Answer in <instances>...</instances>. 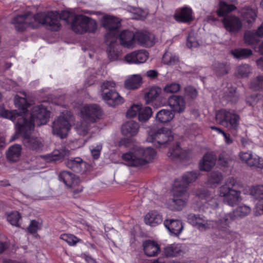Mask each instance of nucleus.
Listing matches in <instances>:
<instances>
[{
  "label": "nucleus",
  "mask_w": 263,
  "mask_h": 263,
  "mask_svg": "<svg viewBox=\"0 0 263 263\" xmlns=\"http://www.w3.org/2000/svg\"><path fill=\"white\" fill-rule=\"evenodd\" d=\"M182 151L178 145L176 146L175 148H170L168 152L167 155L172 159L176 158H182Z\"/></svg>",
  "instance_id": "obj_53"
},
{
  "label": "nucleus",
  "mask_w": 263,
  "mask_h": 263,
  "mask_svg": "<svg viewBox=\"0 0 263 263\" xmlns=\"http://www.w3.org/2000/svg\"><path fill=\"white\" fill-rule=\"evenodd\" d=\"M161 92V89L160 87L155 86L151 87L144 95V100L146 103L149 104L156 100Z\"/></svg>",
  "instance_id": "obj_37"
},
{
  "label": "nucleus",
  "mask_w": 263,
  "mask_h": 263,
  "mask_svg": "<svg viewBox=\"0 0 263 263\" xmlns=\"http://www.w3.org/2000/svg\"><path fill=\"white\" fill-rule=\"evenodd\" d=\"M59 13L50 11L47 13L39 12L32 15L29 12L14 17L12 23L18 31H23L30 27L33 29L39 28L41 25L51 31H57L61 28Z\"/></svg>",
  "instance_id": "obj_1"
},
{
  "label": "nucleus",
  "mask_w": 263,
  "mask_h": 263,
  "mask_svg": "<svg viewBox=\"0 0 263 263\" xmlns=\"http://www.w3.org/2000/svg\"><path fill=\"white\" fill-rule=\"evenodd\" d=\"M175 20L179 22H188L192 20V10L187 6L183 7L176 10L174 15Z\"/></svg>",
  "instance_id": "obj_19"
},
{
  "label": "nucleus",
  "mask_w": 263,
  "mask_h": 263,
  "mask_svg": "<svg viewBox=\"0 0 263 263\" xmlns=\"http://www.w3.org/2000/svg\"><path fill=\"white\" fill-rule=\"evenodd\" d=\"M135 51L127 54L124 57V60L128 64H137Z\"/></svg>",
  "instance_id": "obj_61"
},
{
  "label": "nucleus",
  "mask_w": 263,
  "mask_h": 263,
  "mask_svg": "<svg viewBox=\"0 0 263 263\" xmlns=\"http://www.w3.org/2000/svg\"><path fill=\"white\" fill-rule=\"evenodd\" d=\"M251 194L254 196L263 195V185H259L253 186L250 189Z\"/></svg>",
  "instance_id": "obj_60"
},
{
  "label": "nucleus",
  "mask_w": 263,
  "mask_h": 263,
  "mask_svg": "<svg viewBox=\"0 0 263 263\" xmlns=\"http://www.w3.org/2000/svg\"><path fill=\"white\" fill-rule=\"evenodd\" d=\"M21 218L20 214L17 211H14L8 214L7 219L11 225L19 227V220Z\"/></svg>",
  "instance_id": "obj_47"
},
{
  "label": "nucleus",
  "mask_w": 263,
  "mask_h": 263,
  "mask_svg": "<svg viewBox=\"0 0 263 263\" xmlns=\"http://www.w3.org/2000/svg\"><path fill=\"white\" fill-rule=\"evenodd\" d=\"M86 26L85 27V29L86 30V32L88 33H94L96 32L97 29V22L89 17L86 16Z\"/></svg>",
  "instance_id": "obj_49"
},
{
  "label": "nucleus",
  "mask_w": 263,
  "mask_h": 263,
  "mask_svg": "<svg viewBox=\"0 0 263 263\" xmlns=\"http://www.w3.org/2000/svg\"><path fill=\"white\" fill-rule=\"evenodd\" d=\"M214 71L219 76L223 75L228 73L229 68L224 63L215 62L213 65Z\"/></svg>",
  "instance_id": "obj_50"
},
{
  "label": "nucleus",
  "mask_w": 263,
  "mask_h": 263,
  "mask_svg": "<svg viewBox=\"0 0 263 263\" xmlns=\"http://www.w3.org/2000/svg\"><path fill=\"white\" fill-rule=\"evenodd\" d=\"M102 116V111L99 106L96 104H87L83 106L80 110V116L90 123L99 120Z\"/></svg>",
  "instance_id": "obj_13"
},
{
  "label": "nucleus",
  "mask_w": 263,
  "mask_h": 263,
  "mask_svg": "<svg viewBox=\"0 0 263 263\" xmlns=\"http://www.w3.org/2000/svg\"><path fill=\"white\" fill-rule=\"evenodd\" d=\"M156 156L157 152L154 148L137 145L123 154L122 158L127 165L142 168L153 162Z\"/></svg>",
  "instance_id": "obj_3"
},
{
  "label": "nucleus",
  "mask_w": 263,
  "mask_h": 263,
  "mask_svg": "<svg viewBox=\"0 0 263 263\" xmlns=\"http://www.w3.org/2000/svg\"><path fill=\"white\" fill-rule=\"evenodd\" d=\"M141 103L132 105L126 112V117L127 118H134L138 116L140 109H141Z\"/></svg>",
  "instance_id": "obj_46"
},
{
  "label": "nucleus",
  "mask_w": 263,
  "mask_h": 263,
  "mask_svg": "<svg viewBox=\"0 0 263 263\" xmlns=\"http://www.w3.org/2000/svg\"><path fill=\"white\" fill-rule=\"evenodd\" d=\"M245 42L249 45H253L257 43V40L255 35L253 32H246L244 36Z\"/></svg>",
  "instance_id": "obj_56"
},
{
  "label": "nucleus",
  "mask_w": 263,
  "mask_h": 263,
  "mask_svg": "<svg viewBox=\"0 0 263 263\" xmlns=\"http://www.w3.org/2000/svg\"><path fill=\"white\" fill-rule=\"evenodd\" d=\"M162 63L169 66H174L178 64V57L174 52L167 51L162 58Z\"/></svg>",
  "instance_id": "obj_36"
},
{
  "label": "nucleus",
  "mask_w": 263,
  "mask_h": 263,
  "mask_svg": "<svg viewBox=\"0 0 263 263\" xmlns=\"http://www.w3.org/2000/svg\"><path fill=\"white\" fill-rule=\"evenodd\" d=\"M66 117L64 114L59 116L53 123V134L61 139L66 137Z\"/></svg>",
  "instance_id": "obj_15"
},
{
  "label": "nucleus",
  "mask_w": 263,
  "mask_h": 263,
  "mask_svg": "<svg viewBox=\"0 0 263 263\" xmlns=\"http://www.w3.org/2000/svg\"><path fill=\"white\" fill-rule=\"evenodd\" d=\"M102 24L103 27L107 30L105 40L109 41L111 39V42L117 41L119 29L121 26L120 20L114 16L107 15L103 16Z\"/></svg>",
  "instance_id": "obj_12"
},
{
  "label": "nucleus",
  "mask_w": 263,
  "mask_h": 263,
  "mask_svg": "<svg viewBox=\"0 0 263 263\" xmlns=\"http://www.w3.org/2000/svg\"><path fill=\"white\" fill-rule=\"evenodd\" d=\"M132 13H133V18L134 19L144 18L147 13L146 11L139 8L133 9Z\"/></svg>",
  "instance_id": "obj_55"
},
{
  "label": "nucleus",
  "mask_w": 263,
  "mask_h": 263,
  "mask_svg": "<svg viewBox=\"0 0 263 263\" xmlns=\"http://www.w3.org/2000/svg\"><path fill=\"white\" fill-rule=\"evenodd\" d=\"M15 134L12 137L11 141L15 140L19 135H21L23 138V143L26 147L34 151L42 149L43 146L42 140L37 137L29 136V134L33 130H29L27 128L22 126V130L17 132V124H15Z\"/></svg>",
  "instance_id": "obj_10"
},
{
  "label": "nucleus",
  "mask_w": 263,
  "mask_h": 263,
  "mask_svg": "<svg viewBox=\"0 0 263 263\" xmlns=\"http://www.w3.org/2000/svg\"><path fill=\"white\" fill-rule=\"evenodd\" d=\"M216 122L229 129L237 130L240 125V117L233 111L221 109L216 113Z\"/></svg>",
  "instance_id": "obj_9"
},
{
  "label": "nucleus",
  "mask_w": 263,
  "mask_h": 263,
  "mask_svg": "<svg viewBox=\"0 0 263 263\" xmlns=\"http://www.w3.org/2000/svg\"><path fill=\"white\" fill-rule=\"evenodd\" d=\"M235 0H221L219 2V8L217 11L218 16H223L227 13L234 10L236 7L232 4H228V2H231Z\"/></svg>",
  "instance_id": "obj_34"
},
{
  "label": "nucleus",
  "mask_w": 263,
  "mask_h": 263,
  "mask_svg": "<svg viewBox=\"0 0 263 263\" xmlns=\"http://www.w3.org/2000/svg\"><path fill=\"white\" fill-rule=\"evenodd\" d=\"M163 221L162 215L157 211L152 210L144 216V222L151 227H156Z\"/></svg>",
  "instance_id": "obj_20"
},
{
  "label": "nucleus",
  "mask_w": 263,
  "mask_h": 263,
  "mask_svg": "<svg viewBox=\"0 0 263 263\" xmlns=\"http://www.w3.org/2000/svg\"><path fill=\"white\" fill-rule=\"evenodd\" d=\"M239 186V184L235 179L229 178L224 184L218 188V196L222 198L225 203L234 206L242 199L240 192L238 190Z\"/></svg>",
  "instance_id": "obj_6"
},
{
  "label": "nucleus",
  "mask_w": 263,
  "mask_h": 263,
  "mask_svg": "<svg viewBox=\"0 0 263 263\" xmlns=\"http://www.w3.org/2000/svg\"><path fill=\"white\" fill-rule=\"evenodd\" d=\"M138 43L145 47H151L155 44L154 35L148 32H140L136 34Z\"/></svg>",
  "instance_id": "obj_24"
},
{
  "label": "nucleus",
  "mask_w": 263,
  "mask_h": 263,
  "mask_svg": "<svg viewBox=\"0 0 263 263\" xmlns=\"http://www.w3.org/2000/svg\"><path fill=\"white\" fill-rule=\"evenodd\" d=\"M180 89L179 84L176 83H172L166 84L163 88L164 92L167 93H176Z\"/></svg>",
  "instance_id": "obj_52"
},
{
  "label": "nucleus",
  "mask_w": 263,
  "mask_h": 263,
  "mask_svg": "<svg viewBox=\"0 0 263 263\" xmlns=\"http://www.w3.org/2000/svg\"><path fill=\"white\" fill-rule=\"evenodd\" d=\"M38 229V222L35 220H32L28 228V230L30 233H34L37 231Z\"/></svg>",
  "instance_id": "obj_62"
},
{
  "label": "nucleus",
  "mask_w": 263,
  "mask_h": 263,
  "mask_svg": "<svg viewBox=\"0 0 263 263\" xmlns=\"http://www.w3.org/2000/svg\"><path fill=\"white\" fill-rule=\"evenodd\" d=\"M216 160V158L213 154H205L199 163L200 169L204 171L210 170L215 165Z\"/></svg>",
  "instance_id": "obj_26"
},
{
  "label": "nucleus",
  "mask_w": 263,
  "mask_h": 263,
  "mask_svg": "<svg viewBox=\"0 0 263 263\" xmlns=\"http://www.w3.org/2000/svg\"><path fill=\"white\" fill-rule=\"evenodd\" d=\"M27 114L28 117H25L16 111L8 110H4L1 113L4 118L13 122L16 121L15 124H17V132L22 130V126L29 130H33L35 125L40 126L46 124L50 117V112L42 104L34 106L31 113Z\"/></svg>",
  "instance_id": "obj_2"
},
{
  "label": "nucleus",
  "mask_w": 263,
  "mask_h": 263,
  "mask_svg": "<svg viewBox=\"0 0 263 263\" xmlns=\"http://www.w3.org/2000/svg\"><path fill=\"white\" fill-rule=\"evenodd\" d=\"M22 147L18 144H15L9 147L7 152L6 155L8 160L11 162H16L21 154Z\"/></svg>",
  "instance_id": "obj_35"
},
{
  "label": "nucleus",
  "mask_w": 263,
  "mask_h": 263,
  "mask_svg": "<svg viewBox=\"0 0 263 263\" xmlns=\"http://www.w3.org/2000/svg\"><path fill=\"white\" fill-rule=\"evenodd\" d=\"M231 53L236 58L244 59L250 56L252 51L248 49H239L232 50Z\"/></svg>",
  "instance_id": "obj_44"
},
{
  "label": "nucleus",
  "mask_w": 263,
  "mask_h": 263,
  "mask_svg": "<svg viewBox=\"0 0 263 263\" xmlns=\"http://www.w3.org/2000/svg\"><path fill=\"white\" fill-rule=\"evenodd\" d=\"M231 161V160L228 157H224L223 154H221L219 158V163L222 166H227Z\"/></svg>",
  "instance_id": "obj_64"
},
{
  "label": "nucleus",
  "mask_w": 263,
  "mask_h": 263,
  "mask_svg": "<svg viewBox=\"0 0 263 263\" xmlns=\"http://www.w3.org/2000/svg\"><path fill=\"white\" fill-rule=\"evenodd\" d=\"M168 104L174 111L178 113L184 112L186 108V102L184 98L179 96H173L170 97Z\"/></svg>",
  "instance_id": "obj_17"
},
{
  "label": "nucleus",
  "mask_w": 263,
  "mask_h": 263,
  "mask_svg": "<svg viewBox=\"0 0 263 263\" xmlns=\"http://www.w3.org/2000/svg\"><path fill=\"white\" fill-rule=\"evenodd\" d=\"M65 152L63 149L53 151L51 154L43 156L44 159L48 162L61 161L65 157Z\"/></svg>",
  "instance_id": "obj_38"
},
{
  "label": "nucleus",
  "mask_w": 263,
  "mask_h": 263,
  "mask_svg": "<svg viewBox=\"0 0 263 263\" xmlns=\"http://www.w3.org/2000/svg\"><path fill=\"white\" fill-rule=\"evenodd\" d=\"M251 212V209L246 205H241L237 207L233 213L224 214L221 216L220 222L218 226V232L219 237L227 240H232L235 233L230 228L231 222L235 217H243Z\"/></svg>",
  "instance_id": "obj_4"
},
{
  "label": "nucleus",
  "mask_w": 263,
  "mask_h": 263,
  "mask_svg": "<svg viewBox=\"0 0 263 263\" xmlns=\"http://www.w3.org/2000/svg\"><path fill=\"white\" fill-rule=\"evenodd\" d=\"M137 64L143 63L147 60L149 54L145 50L135 51Z\"/></svg>",
  "instance_id": "obj_51"
},
{
  "label": "nucleus",
  "mask_w": 263,
  "mask_h": 263,
  "mask_svg": "<svg viewBox=\"0 0 263 263\" xmlns=\"http://www.w3.org/2000/svg\"><path fill=\"white\" fill-rule=\"evenodd\" d=\"M102 148V145L101 143H98L90 147L91 156L94 159H97L99 158Z\"/></svg>",
  "instance_id": "obj_54"
},
{
  "label": "nucleus",
  "mask_w": 263,
  "mask_h": 263,
  "mask_svg": "<svg viewBox=\"0 0 263 263\" xmlns=\"http://www.w3.org/2000/svg\"><path fill=\"white\" fill-rule=\"evenodd\" d=\"M186 45L189 48H193L197 47L199 44L196 38L191 34H190L187 38Z\"/></svg>",
  "instance_id": "obj_58"
},
{
  "label": "nucleus",
  "mask_w": 263,
  "mask_h": 263,
  "mask_svg": "<svg viewBox=\"0 0 263 263\" xmlns=\"http://www.w3.org/2000/svg\"><path fill=\"white\" fill-rule=\"evenodd\" d=\"M86 16L83 15H76L71 23L72 30L79 34L86 33V30L84 28L86 24Z\"/></svg>",
  "instance_id": "obj_22"
},
{
  "label": "nucleus",
  "mask_w": 263,
  "mask_h": 263,
  "mask_svg": "<svg viewBox=\"0 0 263 263\" xmlns=\"http://www.w3.org/2000/svg\"><path fill=\"white\" fill-rule=\"evenodd\" d=\"M139 128V125L137 122L130 120L122 125L121 132L122 134L126 136L134 137L138 133Z\"/></svg>",
  "instance_id": "obj_21"
},
{
  "label": "nucleus",
  "mask_w": 263,
  "mask_h": 263,
  "mask_svg": "<svg viewBox=\"0 0 263 263\" xmlns=\"http://www.w3.org/2000/svg\"><path fill=\"white\" fill-rule=\"evenodd\" d=\"M240 13L243 21L249 24L254 22L257 17V9L250 7L243 8Z\"/></svg>",
  "instance_id": "obj_31"
},
{
  "label": "nucleus",
  "mask_w": 263,
  "mask_h": 263,
  "mask_svg": "<svg viewBox=\"0 0 263 263\" xmlns=\"http://www.w3.org/2000/svg\"><path fill=\"white\" fill-rule=\"evenodd\" d=\"M143 247L145 254L148 256H154L160 251L159 245L153 241L147 240L144 242Z\"/></svg>",
  "instance_id": "obj_30"
},
{
  "label": "nucleus",
  "mask_w": 263,
  "mask_h": 263,
  "mask_svg": "<svg viewBox=\"0 0 263 263\" xmlns=\"http://www.w3.org/2000/svg\"><path fill=\"white\" fill-rule=\"evenodd\" d=\"M222 23L226 30L230 32H237L240 29L242 26L239 19L232 15L225 16L223 19Z\"/></svg>",
  "instance_id": "obj_18"
},
{
  "label": "nucleus",
  "mask_w": 263,
  "mask_h": 263,
  "mask_svg": "<svg viewBox=\"0 0 263 263\" xmlns=\"http://www.w3.org/2000/svg\"><path fill=\"white\" fill-rule=\"evenodd\" d=\"M146 132V141L160 149L167 148L174 139L172 129L165 127L158 129L155 127H149Z\"/></svg>",
  "instance_id": "obj_5"
},
{
  "label": "nucleus",
  "mask_w": 263,
  "mask_h": 263,
  "mask_svg": "<svg viewBox=\"0 0 263 263\" xmlns=\"http://www.w3.org/2000/svg\"><path fill=\"white\" fill-rule=\"evenodd\" d=\"M182 253V246L180 244H173L164 249L165 255L168 257H175Z\"/></svg>",
  "instance_id": "obj_39"
},
{
  "label": "nucleus",
  "mask_w": 263,
  "mask_h": 263,
  "mask_svg": "<svg viewBox=\"0 0 263 263\" xmlns=\"http://www.w3.org/2000/svg\"><path fill=\"white\" fill-rule=\"evenodd\" d=\"M251 71L250 66L247 64L241 65L237 67L235 74L238 78H245L249 76Z\"/></svg>",
  "instance_id": "obj_45"
},
{
  "label": "nucleus",
  "mask_w": 263,
  "mask_h": 263,
  "mask_svg": "<svg viewBox=\"0 0 263 263\" xmlns=\"http://www.w3.org/2000/svg\"><path fill=\"white\" fill-rule=\"evenodd\" d=\"M251 88L255 90H263V76H258L253 79L250 84Z\"/></svg>",
  "instance_id": "obj_48"
},
{
  "label": "nucleus",
  "mask_w": 263,
  "mask_h": 263,
  "mask_svg": "<svg viewBox=\"0 0 263 263\" xmlns=\"http://www.w3.org/2000/svg\"><path fill=\"white\" fill-rule=\"evenodd\" d=\"M164 224L169 231L175 235H179L183 229L182 222L178 220H166Z\"/></svg>",
  "instance_id": "obj_28"
},
{
  "label": "nucleus",
  "mask_w": 263,
  "mask_h": 263,
  "mask_svg": "<svg viewBox=\"0 0 263 263\" xmlns=\"http://www.w3.org/2000/svg\"><path fill=\"white\" fill-rule=\"evenodd\" d=\"M174 117V114L172 110L163 109L156 114L155 119L157 122L164 124L170 122Z\"/></svg>",
  "instance_id": "obj_27"
},
{
  "label": "nucleus",
  "mask_w": 263,
  "mask_h": 263,
  "mask_svg": "<svg viewBox=\"0 0 263 263\" xmlns=\"http://www.w3.org/2000/svg\"><path fill=\"white\" fill-rule=\"evenodd\" d=\"M90 123L83 119L82 121L78 122L76 126L78 134L83 136L86 135L89 130Z\"/></svg>",
  "instance_id": "obj_43"
},
{
  "label": "nucleus",
  "mask_w": 263,
  "mask_h": 263,
  "mask_svg": "<svg viewBox=\"0 0 263 263\" xmlns=\"http://www.w3.org/2000/svg\"><path fill=\"white\" fill-rule=\"evenodd\" d=\"M185 94L187 97L194 99L197 96V91L194 87L188 86L185 88Z\"/></svg>",
  "instance_id": "obj_59"
},
{
  "label": "nucleus",
  "mask_w": 263,
  "mask_h": 263,
  "mask_svg": "<svg viewBox=\"0 0 263 263\" xmlns=\"http://www.w3.org/2000/svg\"><path fill=\"white\" fill-rule=\"evenodd\" d=\"M80 180L78 176L72 173H67V188L73 189V192H80L81 189H75L80 183Z\"/></svg>",
  "instance_id": "obj_40"
},
{
  "label": "nucleus",
  "mask_w": 263,
  "mask_h": 263,
  "mask_svg": "<svg viewBox=\"0 0 263 263\" xmlns=\"http://www.w3.org/2000/svg\"><path fill=\"white\" fill-rule=\"evenodd\" d=\"M24 96L26 97L25 94H24ZM14 103L15 106L18 108V110H13L12 111H16L18 114L23 115L25 117H28V115L27 112L29 104L26 98L16 95L14 98Z\"/></svg>",
  "instance_id": "obj_25"
},
{
  "label": "nucleus",
  "mask_w": 263,
  "mask_h": 263,
  "mask_svg": "<svg viewBox=\"0 0 263 263\" xmlns=\"http://www.w3.org/2000/svg\"><path fill=\"white\" fill-rule=\"evenodd\" d=\"M222 175L218 172H213L210 174L209 182L211 184L218 183L222 180Z\"/></svg>",
  "instance_id": "obj_57"
},
{
  "label": "nucleus",
  "mask_w": 263,
  "mask_h": 263,
  "mask_svg": "<svg viewBox=\"0 0 263 263\" xmlns=\"http://www.w3.org/2000/svg\"><path fill=\"white\" fill-rule=\"evenodd\" d=\"M67 166L77 173H84L89 165H87L85 162L79 157L68 159Z\"/></svg>",
  "instance_id": "obj_23"
},
{
  "label": "nucleus",
  "mask_w": 263,
  "mask_h": 263,
  "mask_svg": "<svg viewBox=\"0 0 263 263\" xmlns=\"http://www.w3.org/2000/svg\"><path fill=\"white\" fill-rule=\"evenodd\" d=\"M106 42L108 44L107 53L110 60L116 61L118 60L121 57L122 53L116 47V41L111 42V39H110L109 41L106 40Z\"/></svg>",
  "instance_id": "obj_32"
},
{
  "label": "nucleus",
  "mask_w": 263,
  "mask_h": 263,
  "mask_svg": "<svg viewBox=\"0 0 263 263\" xmlns=\"http://www.w3.org/2000/svg\"><path fill=\"white\" fill-rule=\"evenodd\" d=\"M187 222L196 227L200 231H205L208 229H217L220 222L218 220H208L204 216L199 214L191 213L187 216Z\"/></svg>",
  "instance_id": "obj_11"
},
{
  "label": "nucleus",
  "mask_w": 263,
  "mask_h": 263,
  "mask_svg": "<svg viewBox=\"0 0 263 263\" xmlns=\"http://www.w3.org/2000/svg\"><path fill=\"white\" fill-rule=\"evenodd\" d=\"M142 83V77L140 74L129 76L124 82L125 87L128 89H138Z\"/></svg>",
  "instance_id": "obj_29"
},
{
  "label": "nucleus",
  "mask_w": 263,
  "mask_h": 263,
  "mask_svg": "<svg viewBox=\"0 0 263 263\" xmlns=\"http://www.w3.org/2000/svg\"><path fill=\"white\" fill-rule=\"evenodd\" d=\"M152 115V110L151 107L146 106L143 107L141 105V109L139 111L138 117V120L141 122H144L147 121Z\"/></svg>",
  "instance_id": "obj_42"
},
{
  "label": "nucleus",
  "mask_w": 263,
  "mask_h": 263,
  "mask_svg": "<svg viewBox=\"0 0 263 263\" xmlns=\"http://www.w3.org/2000/svg\"><path fill=\"white\" fill-rule=\"evenodd\" d=\"M121 44L127 48H133L136 46V34L128 30H124L119 35Z\"/></svg>",
  "instance_id": "obj_16"
},
{
  "label": "nucleus",
  "mask_w": 263,
  "mask_h": 263,
  "mask_svg": "<svg viewBox=\"0 0 263 263\" xmlns=\"http://www.w3.org/2000/svg\"><path fill=\"white\" fill-rule=\"evenodd\" d=\"M116 83L111 80L105 81L100 85V93L102 100L109 106L115 107L124 102V98L113 89Z\"/></svg>",
  "instance_id": "obj_7"
},
{
  "label": "nucleus",
  "mask_w": 263,
  "mask_h": 263,
  "mask_svg": "<svg viewBox=\"0 0 263 263\" xmlns=\"http://www.w3.org/2000/svg\"><path fill=\"white\" fill-rule=\"evenodd\" d=\"M197 178V175L196 173L193 172H187L183 175L181 179L176 180L175 182H179L180 183V189L183 188L186 191L187 185L195 181Z\"/></svg>",
  "instance_id": "obj_33"
},
{
  "label": "nucleus",
  "mask_w": 263,
  "mask_h": 263,
  "mask_svg": "<svg viewBox=\"0 0 263 263\" xmlns=\"http://www.w3.org/2000/svg\"><path fill=\"white\" fill-rule=\"evenodd\" d=\"M80 240L73 235H67V243L70 246H73L78 242Z\"/></svg>",
  "instance_id": "obj_63"
},
{
  "label": "nucleus",
  "mask_w": 263,
  "mask_h": 263,
  "mask_svg": "<svg viewBox=\"0 0 263 263\" xmlns=\"http://www.w3.org/2000/svg\"><path fill=\"white\" fill-rule=\"evenodd\" d=\"M263 97L260 95H253L247 97L246 102L253 107H261L262 105Z\"/></svg>",
  "instance_id": "obj_41"
},
{
  "label": "nucleus",
  "mask_w": 263,
  "mask_h": 263,
  "mask_svg": "<svg viewBox=\"0 0 263 263\" xmlns=\"http://www.w3.org/2000/svg\"><path fill=\"white\" fill-rule=\"evenodd\" d=\"M180 183L175 182L172 190L173 198L166 201L165 206L171 210H181L185 206L189 194L184 189H180Z\"/></svg>",
  "instance_id": "obj_8"
},
{
  "label": "nucleus",
  "mask_w": 263,
  "mask_h": 263,
  "mask_svg": "<svg viewBox=\"0 0 263 263\" xmlns=\"http://www.w3.org/2000/svg\"><path fill=\"white\" fill-rule=\"evenodd\" d=\"M239 158L241 161L250 166H254L258 168L263 167V159L251 152H240Z\"/></svg>",
  "instance_id": "obj_14"
}]
</instances>
